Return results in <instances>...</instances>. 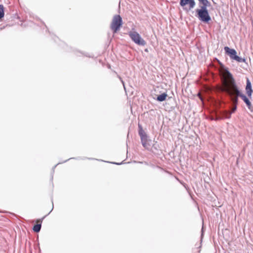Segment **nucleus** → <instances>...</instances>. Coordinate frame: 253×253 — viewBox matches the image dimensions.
I'll list each match as a JSON object with an SVG mask.
<instances>
[{
  "label": "nucleus",
  "instance_id": "1",
  "mask_svg": "<svg viewBox=\"0 0 253 253\" xmlns=\"http://www.w3.org/2000/svg\"><path fill=\"white\" fill-rule=\"evenodd\" d=\"M221 72L223 77L221 90L227 92L231 96L236 95L240 96L249 107L251 105V102L246 95L240 93L231 74L226 69H223Z\"/></svg>",
  "mask_w": 253,
  "mask_h": 253
},
{
  "label": "nucleus",
  "instance_id": "2",
  "mask_svg": "<svg viewBox=\"0 0 253 253\" xmlns=\"http://www.w3.org/2000/svg\"><path fill=\"white\" fill-rule=\"evenodd\" d=\"M131 40L138 45L144 46L146 44V41L141 37L138 33L135 31H129L128 33Z\"/></svg>",
  "mask_w": 253,
  "mask_h": 253
},
{
  "label": "nucleus",
  "instance_id": "3",
  "mask_svg": "<svg viewBox=\"0 0 253 253\" xmlns=\"http://www.w3.org/2000/svg\"><path fill=\"white\" fill-rule=\"evenodd\" d=\"M207 6H203L201 9H198L196 10V12L198 15L199 19L202 22L205 23H208L211 21V18L208 11L206 8Z\"/></svg>",
  "mask_w": 253,
  "mask_h": 253
},
{
  "label": "nucleus",
  "instance_id": "4",
  "mask_svg": "<svg viewBox=\"0 0 253 253\" xmlns=\"http://www.w3.org/2000/svg\"><path fill=\"white\" fill-rule=\"evenodd\" d=\"M123 24L122 19L120 15H115L110 25V28L114 33L119 31Z\"/></svg>",
  "mask_w": 253,
  "mask_h": 253
},
{
  "label": "nucleus",
  "instance_id": "5",
  "mask_svg": "<svg viewBox=\"0 0 253 253\" xmlns=\"http://www.w3.org/2000/svg\"><path fill=\"white\" fill-rule=\"evenodd\" d=\"M224 50L226 54L229 55L231 59L236 60L238 62H241L243 61L241 57L237 55V52L234 49H231L228 46H225L224 47Z\"/></svg>",
  "mask_w": 253,
  "mask_h": 253
},
{
  "label": "nucleus",
  "instance_id": "6",
  "mask_svg": "<svg viewBox=\"0 0 253 253\" xmlns=\"http://www.w3.org/2000/svg\"><path fill=\"white\" fill-rule=\"evenodd\" d=\"M180 4L184 10L188 11L195 7L196 3L194 0H180Z\"/></svg>",
  "mask_w": 253,
  "mask_h": 253
},
{
  "label": "nucleus",
  "instance_id": "7",
  "mask_svg": "<svg viewBox=\"0 0 253 253\" xmlns=\"http://www.w3.org/2000/svg\"><path fill=\"white\" fill-rule=\"evenodd\" d=\"M42 218L38 219L36 220V224L34 226L33 230L34 232L38 233L39 232L41 228L42 223Z\"/></svg>",
  "mask_w": 253,
  "mask_h": 253
},
{
  "label": "nucleus",
  "instance_id": "8",
  "mask_svg": "<svg viewBox=\"0 0 253 253\" xmlns=\"http://www.w3.org/2000/svg\"><path fill=\"white\" fill-rule=\"evenodd\" d=\"M220 114L222 116L223 119H229L231 117V113L227 110H224L220 112Z\"/></svg>",
  "mask_w": 253,
  "mask_h": 253
},
{
  "label": "nucleus",
  "instance_id": "9",
  "mask_svg": "<svg viewBox=\"0 0 253 253\" xmlns=\"http://www.w3.org/2000/svg\"><path fill=\"white\" fill-rule=\"evenodd\" d=\"M246 90L247 94L248 96H250L252 95V85L251 83H250L249 80H247V85L246 87Z\"/></svg>",
  "mask_w": 253,
  "mask_h": 253
},
{
  "label": "nucleus",
  "instance_id": "10",
  "mask_svg": "<svg viewBox=\"0 0 253 253\" xmlns=\"http://www.w3.org/2000/svg\"><path fill=\"white\" fill-rule=\"evenodd\" d=\"M168 95L166 93H163V94L159 95L157 97V100L159 101H163L166 99Z\"/></svg>",
  "mask_w": 253,
  "mask_h": 253
},
{
  "label": "nucleus",
  "instance_id": "11",
  "mask_svg": "<svg viewBox=\"0 0 253 253\" xmlns=\"http://www.w3.org/2000/svg\"><path fill=\"white\" fill-rule=\"evenodd\" d=\"M142 143L143 146L145 148H148V144L147 143V137L142 136V139H141Z\"/></svg>",
  "mask_w": 253,
  "mask_h": 253
},
{
  "label": "nucleus",
  "instance_id": "12",
  "mask_svg": "<svg viewBox=\"0 0 253 253\" xmlns=\"http://www.w3.org/2000/svg\"><path fill=\"white\" fill-rule=\"evenodd\" d=\"M235 95L236 96L235 97H232L231 98V100L233 102V105H237V103H238V96H237L236 95Z\"/></svg>",
  "mask_w": 253,
  "mask_h": 253
},
{
  "label": "nucleus",
  "instance_id": "13",
  "mask_svg": "<svg viewBox=\"0 0 253 253\" xmlns=\"http://www.w3.org/2000/svg\"><path fill=\"white\" fill-rule=\"evenodd\" d=\"M4 16L3 7L2 5H0V18Z\"/></svg>",
  "mask_w": 253,
  "mask_h": 253
},
{
  "label": "nucleus",
  "instance_id": "14",
  "mask_svg": "<svg viewBox=\"0 0 253 253\" xmlns=\"http://www.w3.org/2000/svg\"><path fill=\"white\" fill-rule=\"evenodd\" d=\"M200 3L203 4L204 6H207L209 1L208 0H198Z\"/></svg>",
  "mask_w": 253,
  "mask_h": 253
},
{
  "label": "nucleus",
  "instance_id": "15",
  "mask_svg": "<svg viewBox=\"0 0 253 253\" xmlns=\"http://www.w3.org/2000/svg\"><path fill=\"white\" fill-rule=\"evenodd\" d=\"M139 134L140 136L141 139H142V136H145V137H147L146 134L143 132V131L142 130V129H141V130L139 131Z\"/></svg>",
  "mask_w": 253,
  "mask_h": 253
},
{
  "label": "nucleus",
  "instance_id": "16",
  "mask_svg": "<svg viewBox=\"0 0 253 253\" xmlns=\"http://www.w3.org/2000/svg\"><path fill=\"white\" fill-rule=\"evenodd\" d=\"M236 109H237V105H233V107H232L231 110L229 112L232 114V113H234L236 111Z\"/></svg>",
  "mask_w": 253,
  "mask_h": 253
},
{
  "label": "nucleus",
  "instance_id": "17",
  "mask_svg": "<svg viewBox=\"0 0 253 253\" xmlns=\"http://www.w3.org/2000/svg\"><path fill=\"white\" fill-rule=\"evenodd\" d=\"M222 119H223L222 118V116H221V117H219V116H216V118H215V121H218V120H222Z\"/></svg>",
  "mask_w": 253,
  "mask_h": 253
}]
</instances>
